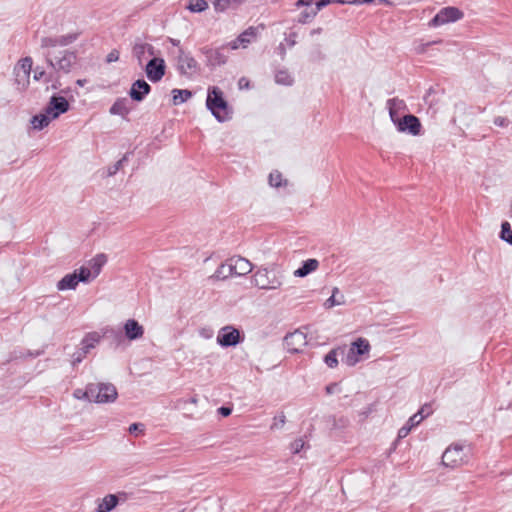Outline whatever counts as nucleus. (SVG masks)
Segmentation results:
<instances>
[{
  "label": "nucleus",
  "mask_w": 512,
  "mask_h": 512,
  "mask_svg": "<svg viewBox=\"0 0 512 512\" xmlns=\"http://www.w3.org/2000/svg\"><path fill=\"white\" fill-rule=\"evenodd\" d=\"M79 33H69L66 35L46 36L40 40V48L42 55L49 67L56 73L68 74L77 64V53L68 49L61 50L58 54L55 52L56 47H66L74 43Z\"/></svg>",
  "instance_id": "obj_1"
},
{
  "label": "nucleus",
  "mask_w": 512,
  "mask_h": 512,
  "mask_svg": "<svg viewBox=\"0 0 512 512\" xmlns=\"http://www.w3.org/2000/svg\"><path fill=\"white\" fill-rule=\"evenodd\" d=\"M206 107L218 122H225L231 118L229 104L223 91L217 86L208 88Z\"/></svg>",
  "instance_id": "obj_2"
},
{
  "label": "nucleus",
  "mask_w": 512,
  "mask_h": 512,
  "mask_svg": "<svg viewBox=\"0 0 512 512\" xmlns=\"http://www.w3.org/2000/svg\"><path fill=\"white\" fill-rule=\"evenodd\" d=\"M283 274L274 264L260 267L253 275V284L264 290H274L282 286Z\"/></svg>",
  "instance_id": "obj_3"
},
{
  "label": "nucleus",
  "mask_w": 512,
  "mask_h": 512,
  "mask_svg": "<svg viewBox=\"0 0 512 512\" xmlns=\"http://www.w3.org/2000/svg\"><path fill=\"white\" fill-rule=\"evenodd\" d=\"M118 396L116 387L111 383L89 384L83 397L96 403L114 402Z\"/></svg>",
  "instance_id": "obj_4"
},
{
  "label": "nucleus",
  "mask_w": 512,
  "mask_h": 512,
  "mask_svg": "<svg viewBox=\"0 0 512 512\" xmlns=\"http://www.w3.org/2000/svg\"><path fill=\"white\" fill-rule=\"evenodd\" d=\"M101 338L102 336L98 332L87 333L81 341V347L72 355V366L75 367L81 363L90 350L100 342Z\"/></svg>",
  "instance_id": "obj_5"
},
{
  "label": "nucleus",
  "mask_w": 512,
  "mask_h": 512,
  "mask_svg": "<svg viewBox=\"0 0 512 512\" xmlns=\"http://www.w3.org/2000/svg\"><path fill=\"white\" fill-rule=\"evenodd\" d=\"M463 16L464 13L457 7H444L430 20L429 25L431 27H438L450 22H456L462 19Z\"/></svg>",
  "instance_id": "obj_6"
},
{
  "label": "nucleus",
  "mask_w": 512,
  "mask_h": 512,
  "mask_svg": "<svg viewBox=\"0 0 512 512\" xmlns=\"http://www.w3.org/2000/svg\"><path fill=\"white\" fill-rule=\"evenodd\" d=\"M177 69L181 75L191 76L198 72V62L189 52L179 48L176 55Z\"/></svg>",
  "instance_id": "obj_7"
},
{
  "label": "nucleus",
  "mask_w": 512,
  "mask_h": 512,
  "mask_svg": "<svg viewBox=\"0 0 512 512\" xmlns=\"http://www.w3.org/2000/svg\"><path fill=\"white\" fill-rule=\"evenodd\" d=\"M392 122L399 132L408 133L413 136L419 135L421 132V122L419 118L413 114H406L403 117L396 118V120Z\"/></svg>",
  "instance_id": "obj_8"
},
{
  "label": "nucleus",
  "mask_w": 512,
  "mask_h": 512,
  "mask_svg": "<svg viewBox=\"0 0 512 512\" xmlns=\"http://www.w3.org/2000/svg\"><path fill=\"white\" fill-rule=\"evenodd\" d=\"M243 341V337L238 329L232 326H225L220 329L217 335V343L221 347H233Z\"/></svg>",
  "instance_id": "obj_9"
},
{
  "label": "nucleus",
  "mask_w": 512,
  "mask_h": 512,
  "mask_svg": "<svg viewBox=\"0 0 512 512\" xmlns=\"http://www.w3.org/2000/svg\"><path fill=\"white\" fill-rule=\"evenodd\" d=\"M145 73L147 78L152 83L159 82L165 75L166 72V64L163 58L153 57L148 61L145 66Z\"/></svg>",
  "instance_id": "obj_10"
},
{
  "label": "nucleus",
  "mask_w": 512,
  "mask_h": 512,
  "mask_svg": "<svg viewBox=\"0 0 512 512\" xmlns=\"http://www.w3.org/2000/svg\"><path fill=\"white\" fill-rule=\"evenodd\" d=\"M70 108V104L63 96L54 94L50 97L44 111L53 119L58 118L61 114L66 113Z\"/></svg>",
  "instance_id": "obj_11"
},
{
  "label": "nucleus",
  "mask_w": 512,
  "mask_h": 512,
  "mask_svg": "<svg viewBox=\"0 0 512 512\" xmlns=\"http://www.w3.org/2000/svg\"><path fill=\"white\" fill-rule=\"evenodd\" d=\"M464 462L463 446L459 444L448 447L442 455V463L447 467H457Z\"/></svg>",
  "instance_id": "obj_12"
},
{
  "label": "nucleus",
  "mask_w": 512,
  "mask_h": 512,
  "mask_svg": "<svg viewBox=\"0 0 512 512\" xmlns=\"http://www.w3.org/2000/svg\"><path fill=\"white\" fill-rule=\"evenodd\" d=\"M259 28L264 29V25H260L258 27H248L235 40L229 43L231 49L235 50L239 47L246 48L249 44L256 41L259 33Z\"/></svg>",
  "instance_id": "obj_13"
},
{
  "label": "nucleus",
  "mask_w": 512,
  "mask_h": 512,
  "mask_svg": "<svg viewBox=\"0 0 512 512\" xmlns=\"http://www.w3.org/2000/svg\"><path fill=\"white\" fill-rule=\"evenodd\" d=\"M284 343L289 352L299 353L307 344L306 335L296 330L293 333H289L285 336Z\"/></svg>",
  "instance_id": "obj_14"
},
{
  "label": "nucleus",
  "mask_w": 512,
  "mask_h": 512,
  "mask_svg": "<svg viewBox=\"0 0 512 512\" xmlns=\"http://www.w3.org/2000/svg\"><path fill=\"white\" fill-rule=\"evenodd\" d=\"M151 92V86L144 80L138 79L132 83L129 96L136 102H141Z\"/></svg>",
  "instance_id": "obj_15"
},
{
  "label": "nucleus",
  "mask_w": 512,
  "mask_h": 512,
  "mask_svg": "<svg viewBox=\"0 0 512 512\" xmlns=\"http://www.w3.org/2000/svg\"><path fill=\"white\" fill-rule=\"evenodd\" d=\"M203 54L206 56V65L216 67L226 63L227 56L223 53V49L203 48Z\"/></svg>",
  "instance_id": "obj_16"
},
{
  "label": "nucleus",
  "mask_w": 512,
  "mask_h": 512,
  "mask_svg": "<svg viewBox=\"0 0 512 512\" xmlns=\"http://www.w3.org/2000/svg\"><path fill=\"white\" fill-rule=\"evenodd\" d=\"M124 337L133 341L140 339L144 334V328L135 319H128L124 324Z\"/></svg>",
  "instance_id": "obj_17"
},
{
  "label": "nucleus",
  "mask_w": 512,
  "mask_h": 512,
  "mask_svg": "<svg viewBox=\"0 0 512 512\" xmlns=\"http://www.w3.org/2000/svg\"><path fill=\"white\" fill-rule=\"evenodd\" d=\"M234 275L242 276L252 271V264L245 258L238 257L229 260Z\"/></svg>",
  "instance_id": "obj_18"
},
{
  "label": "nucleus",
  "mask_w": 512,
  "mask_h": 512,
  "mask_svg": "<svg viewBox=\"0 0 512 512\" xmlns=\"http://www.w3.org/2000/svg\"><path fill=\"white\" fill-rule=\"evenodd\" d=\"M319 266V261L314 258L307 259L302 262V265L294 271V276L303 278L306 277L308 274L315 271Z\"/></svg>",
  "instance_id": "obj_19"
},
{
  "label": "nucleus",
  "mask_w": 512,
  "mask_h": 512,
  "mask_svg": "<svg viewBox=\"0 0 512 512\" xmlns=\"http://www.w3.org/2000/svg\"><path fill=\"white\" fill-rule=\"evenodd\" d=\"M386 105L389 111L391 121H394L396 120V118H399L398 113L407 108L404 100H401L399 98L388 99Z\"/></svg>",
  "instance_id": "obj_20"
},
{
  "label": "nucleus",
  "mask_w": 512,
  "mask_h": 512,
  "mask_svg": "<svg viewBox=\"0 0 512 512\" xmlns=\"http://www.w3.org/2000/svg\"><path fill=\"white\" fill-rule=\"evenodd\" d=\"M79 282L76 277V271L65 275L61 280L57 282V289L59 291L74 290L78 286Z\"/></svg>",
  "instance_id": "obj_21"
},
{
  "label": "nucleus",
  "mask_w": 512,
  "mask_h": 512,
  "mask_svg": "<svg viewBox=\"0 0 512 512\" xmlns=\"http://www.w3.org/2000/svg\"><path fill=\"white\" fill-rule=\"evenodd\" d=\"M117 504L118 497L114 494H108L98 503L96 512H110Z\"/></svg>",
  "instance_id": "obj_22"
},
{
  "label": "nucleus",
  "mask_w": 512,
  "mask_h": 512,
  "mask_svg": "<svg viewBox=\"0 0 512 512\" xmlns=\"http://www.w3.org/2000/svg\"><path fill=\"white\" fill-rule=\"evenodd\" d=\"M243 4V0H214L213 6L216 12L222 13L227 9H237Z\"/></svg>",
  "instance_id": "obj_23"
},
{
  "label": "nucleus",
  "mask_w": 512,
  "mask_h": 512,
  "mask_svg": "<svg viewBox=\"0 0 512 512\" xmlns=\"http://www.w3.org/2000/svg\"><path fill=\"white\" fill-rule=\"evenodd\" d=\"M52 120L54 119L44 111V113L34 115L31 119V124L34 129L42 130L47 127Z\"/></svg>",
  "instance_id": "obj_24"
},
{
  "label": "nucleus",
  "mask_w": 512,
  "mask_h": 512,
  "mask_svg": "<svg viewBox=\"0 0 512 512\" xmlns=\"http://www.w3.org/2000/svg\"><path fill=\"white\" fill-rule=\"evenodd\" d=\"M345 354V347H337L332 349L329 353H327L324 357V363L329 368H335L338 366V355Z\"/></svg>",
  "instance_id": "obj_25"
},
{
  "label": "nucleus",
  "mask_w": 512,
  "mask_h": 512,
  "mask_svg": "<svg viewBox=\"0 0 512 512\" xmlns=\"http://www.w3.org/2000/svg\"><path fill=\"white\" fill-rule=\"evenodd\" d=\"M350 349H352L358 356H362L369 352L370 344L365 338H358L352 342Z\"/></svg>",
  "instance_id": "obj_26"
},
{
  "label": "nucleus",
  "mask_w": 512,
  "mask_h": 512,
  "mask_svg": "<svg viewBox=\"0 0 512 512\" xmlns=\"http://www.w3.org/2000/svg\"><path fill=\"white\" fill-rule=\"evenodd\" d=\"M172 102L174 105H180L186 102L188 99L192 97V92L187 89H173L172 90Z\"/></svg>",
  "instance_id": "obj_27"
},
{
  "label": "nucleus",
  "mask_w": 512,
  "mask_h": 512,
  "mask_svg": "<svg viewBox=\"0 0 512 512\" xmlns=\"http://www.w3.org/2000/svg\"><path fill=\"white\" fill-rule=\"evenodd\" d=\"M233 270L231 269L230 261L227 263H222L212 275V278L217 280H224L230 276H233Z\"/></svg>",
  "instance_id": "obj_28"
},
{
  "label": "nucleus",
  "mask_w": 512,
  "mask_h": 512,
  "mask_svg": "<svg viewBox=\"0 0 512 512\" xmlns=\"http://www.w3.org/2000/svg\"><path fill=\"white\" fill-rule=\"evenodd\" d=\"M107 257L105 254H98L90 260V270L93 271L94 277L98 276L102 267L106 264Z\"/></svg>",
  "instance_id": "obj_29"
},
{
  "label": "nucleus",
  "mask_w": 512,
  "mask_h": 512,
  "mask_svg": "<svg viewBox=\"0 0 512 512\" xmlns=\"http://www.w3.org/2000/svg\"><path fill=\"white\" fill-rule=\"evenodd\" d=\"M101 336L110 338L116 346L120 345L124 340L123 332L114 328H106Z\"/></svg>",
  "instance_id": "obj_30"
},
{
  "label": "nucleus",
  "mask_w": 512,
  "mask_h": 512,
  "mask_svg": "<svg viewBox=\"0 0 512 512\" xmlns=\"http://www.w3.org/2000/svg\"><path fill=\"white\" fill-rule=\"evenodd\" d=\"M109 111L113 115L126 116L129 113V109L126 106V99H118L115 101Z\"/></svg>",
  "instance_id": "obj_31"
},
{
  "label": "nucleus",
  "mask_w": 512,
  "mask_h": 512,
  "mask_svg": "<svg viewBox=\"0 0 512 512\" xmlns=\"http://www.w3.org/2000/svg\"><path fill=\"white\" fill-rule=\"evenodd\" d=\"M275 82L277 84L291 86L294 79L287 70H279L275 74Z\"/></svg>",
  "instance_id": "obj_32"
},
{
  "label": "nucleus",
  "mask_w": 512,
  "mask_h": 512,
  "mask_svg": "<svg viewBox=\"0 0 512 512\" xmlns=\"http://www.w3.org/2000/svg\"><path fill=\"white\" fill-rule=\"evenodd\" d=\"M33 60L31 57H24L14 67L15 71L25 72L30 75L32 69Z\"/></svg>",
  "instance_id": "obj_33"
},
{
  "label": "nucleus",
  "mask_w": 512,
  "mask_h": 512,
  "mask_svg": "<svg viewBox=\"0 0 512 512\" xmlns=\"http://www.w3.org/2000/svg\"><path fill=\"white\" fill-rule=\"evenodd\" d=\"M499 237L512 246V229L508 221L502 222Z\"/></svg>",
  "instance_id": "obj_34"
},
{
  "label": "nucleus",
  "mask_w": 512,
  "mask_h": 512,
  "mask_svg": "<svg viewBox=\"0 0 512 512\" xmlns=\"http://www.w3.org/2000/svg\"><path fill=\"white\" fill-rule=\"evenodd\" d=\"M208 8V3L205 0H190L187 9L193 13H200Z\"/></svg>",
  "instance_id": "obj_35"
},
{
  "label": "nucleus",
  "mask_w": 512,
  "mask_h": 512,
  "mask_svg": "<svg viewBox=\"0 0 512 512\" xmlns=\"http://www.w3.org/2000/svg\"><path fill=\"white\" fill-rule=\"evenodd\" d=\"M14 73V76H15V83L18 87V89H25L28 84H29V78H30V75L28 74H25V72H20V71H13Z\"/></svg>",
  "instance_id": "obj_36"
},
{
  "label": "nucleus",
  "mask_w": 512,
  "mask_h": 512,
  "mask_svg": "<svg viewBox=\"0 0 512 512\" xmlns=\"http://www.w3.org/2000/svg\"><path fill=\"white\" fill-rule=\"evenodd\" d=\"M339 294V289L337 287H335L332 291V295L325 301V307L326 308H331L333 306H336V305H341L344 303V296L341 294L340 295V298L337 299L336 298V295Z\"/></svg>",
  "instance_id": "obj_37"
},
{
  "label": "nucleus",
  "mask_w": 512,
  "mask_h": 512,
  "mask_svg": "<svg viewBox=\"0 0 512 512\" xmlns=\"http://www.w3.org/2000/svg\"><path fill=\"white\" fill-rule=\"evenodd\" d=\"M133 56L137 59L138 63L141 65L146 54V50L144 49L143 42H135L132 48Z\"/></svg>",
  "instance_id": "obj_38"
},
{
  "label": "nucleus",
  "mask_w": 512,
  "mask_h": 512,
  "mask_svg": "<svg viewBox=\"0 0 512 512\" xmlns=\"http://www.w3.org/2000/svg\"><path fill=\"white\" fill-rule=\"evenodd\" d=\"M75 271L78 282H89L91 277V270L89 268L82 266L81 268Z\"/></svg>",
  "instance_id": "obj_39"
},
{
  "label": "nucleus",
  "mask_w": 512,
  "mask_h": 512,
  "mask_svg": "<svg viewBox=\"0 0 512 512\" xmlns=\"http://www.w3.org/2000/svg\"><path fill=\"white\" fill-rule=\"evenodd\" d=\"M317 15V10H304L300 13L298 22L302 24H306L310 22Z\"/></svg>",
  "instance_id": "obj_40"
},
{
  "label": "nucleus",
  "mask_w": 512,
  "mask_h": 512,
  "mask_svg": "<svg viewBox=\"0 0 512 512\" xmlns=\"http://www.w3.org/2000/svg\"><path fill=\"white\" fill-rule=\"evenodd\" d=\"M342 361L347 365V366H354L358 363L359 361V358H358V355L352 350L349 348V350L347 351L345 357L342 359Z\"/></svg>",
  "instance_id": "obj_41"
},
{
  "label": "nucleus",
  "mask_w": 512,
  "mask_h": 512,
  "mask_svg": "<svg viewBox=\"0 0 512 512\" xmlns=\"http://www.w3.org/2000/svg\"><path fill=\"white\" fill-rule=\"evenodd\" d=\"M127 160V154H125L120 160H118L113 165L109 166L107 169V176L115 175L123 166V163Z\"/></svg>",
  "instance_id": "obj_42"
},
{
  "label": "nucleus",
  "mask_w": 512,
  "mask_h": 512,
  "mask_svg": "<svg viewBox=\"0 0 512 512\" xmlns=\"http://www.w3.org/2000/svg\"><path fill=\"white\" fill-rule=\"evenodd\" d=\"M269 184L272 187H280L282 185V174L279 171H273L269 174Z\"/></svg>",
  "instance_id": "obj_43"
},
{
  "label": "nucleus",
  "mask_w": 512,
  "mask_h": 512,
  "mask_svg": "<svg viewBox=\"0 0 512 512\" xmlns=\"http://www.w3.org/2000/svg\"><path fill=\"white\" fill-rule=\"evenodd\" d=\"M311 60L316 61H322L325 59V54L321 51L320 47L317 46L312 52H311Z\"/></svg>",
  "instance_id": "obj_44"
},
{
  "label": "nucleus",
  "mask_w": 512,
  "mask_h": 512,
  "mask_svg": "<svg viewBox=\"0 0 512 512\" xmlns=\"http://www.w3.org/2000/svg\"><path fill=\"white\" fill-rule=\"evenodd\" d=\"M286 422V417L282 413L279 416L274 417V422L271 426L272 429L282 428Z\"/></svg>",
  "instance_id": "obj_45"
},
{
  "label": "nucleus",
  "mask_w": 512,
  "mask_h": 512,
  "mask_svg": "<svg viewBox=\"0 0 512 512\" xmlns=\"http://www.w3.org/2000/svg\"><path fill=\"white\" fill-rule=\"evenodd\" d=\"M425 418V416H421L418 414V412L414 415H412L409 420H408V425L412 427L414 426H417L423 419Z\"/></svg>",
  "instance_id": "obj_46"
},
{
  "label": "nucleus",
  "mask_w": 512,
  "mask_h": 512,
  "mask_svg": "<svg viewBox=\"0 0 512 512\" xmlns=\"http://www.w3.org/2000/svg\"><path fill=\"white\" fill-rule=\"evenodd\" d=\"M119 55H120V53H119V51L117 49H112L108 53V55L106 57V62L107 63H112V62L118 61L119 60Z\"/></svg>",
  "instance_id": "obj_47"
},
{
  "label": "nucleus",
  "mask_w": 512,
  "mask_h": 512,
  "mask_svg": "<svg viewBox=\"0 0 512 512\" xmlns=\"http://www.w3.org/2000/svg\"><path fill=\"white\" fill-rule=\"evenodd\" d=\"M145 429V425L142 423H133L129 426L128 431L130 433H143Z\"/></svg>",
  "instance_id": "obj_48"
},
{
  "label": "nucleus",
  "mask_w": 512,
  "mask_h": 512,
  "mask_svg": "<svg viewBox=\"0 0 512 512\" xmlns=\"http://www.w3.org/2000/svg\"><path fill=\"white\" fill-rule=\"evenodd\" d=\"M45 76H47L45 70L43 68L37 66L34 70V76H33L34 80L39 81L40 79H42Z\"/></svg>",
  "instance_id": "obj_49"
},
{
  "label": "nucleus",
  "mask_w": 512,
  "mask_h": 512,
  "mask_svg": "<svg viewBox=\"0 0 512 512\" xmlns=\"http://www.w3.org/2000/svg\"><path fill=\"white\" fill-rule=\"evenodd\" d=\"M494 124L499 127H506L509 124V120L505 117L498 116L494 119Z\"/></svg>",
  "instance_id": "obj_50"
},
{
  "label": "nucleus",
  "mask_w": 512,
  "mask_h": 512,
  "mask_svg": "<svg viewBox=\"0 0 512 512\" xmlns=\"http://www.w3.org/2000/svg\"><path fill=\"white\" fill-rule=\"evenodd\" d=\"M432 413V408H431V405L429 404H425L424 406L421 407V409L418 411V414L421 415V416H425V418L427 416H429L430 414Z\"/></svg>",
  "instance_id": "obj_51"
},
{
  "label": "nucleus",
  "mask_w": 512,
  "mask_h": 512,
  "mask_svg": "<svg viewBox=\"0 0 512 512\" xmlns=\"http://www.w3.org/2000/svg\"><path fill=\"white\" fill-rule=\"evenodd\" d=\"M304 446V442L302 439H298V440H295L293 443H292V450H293V453H299L300 450L303 448Z\"/></svg>",
  "instance_id": "obj_52"
},
{
  "label": "nucleus",
  "mask_w": 512,
  "mask_h": 512,
  "mask_svg": "<svg viewBox=\"0 0 512 512\" xmlns=\"http://www.w3.org/2000/svg\"><path fill=\"white\" fill-rule=\"evenodd\" d=\"M411 429H412L411 426H409L408 424L401 427L398 431V438L399 439L405 438L409 434Z\"/></svg>",
  "instance_id": "obj_53"
},
{
  "label": "nucleus",
  "mask_w": 512,
  "mask_h": 512,
  "mask_svg": "<svg viewBox=\"0 0 512 512\" xmlns=\"http://www.w3.org/2000/svg\"><path fill=\"white\" fill-rule=\"evenodd\" d=\"M218 413L223 417H228L232 413V408L228 406H221L218 409Z\"/></svg>",
  "instance_id": "obj_54"
},
{
  "label": "nucleus",
  "mask_w": 512,
  "mask_h": 512,
  "mask_svg": "<svg viewBox=\"0 0 512 512\" xmlns=\"http://www.w3.org/2000/svg\"><path fill=\"white\" fill-rule=\"evenodd\" d=\"M296 37H297V33L296 32H291L288 37H286V42L287 44L290 46V47H293L295 44H296Z\"/></svg>",
  "instance_id": "obj_55"
},
{
  "label": "nucleus",
  "mask_w": 512,
  "mask_h": 512,
  "mask_svg": "<svg viewBox=\"0 0 512 512\" xmlns=\"http://www.w3.org/2000/svg\"><path fill=\"white\" fill-rule=\"evenodd\" d=\"M144 49L146 50V53H148L150 56L156 57V49L153 45L144 43Z\"/></svg>",
  "instance_id": "obj_56"
},
{
  "label": "nucleus",
  "mask_w": 512,
  "mask_h": 512,
  "mask_svg": "<svg viewBox=\"0 0 512 512\" xmlns=\"http://www.w3.org/2000/svg\"><path fill=\"white\" fill-rule=\"evenodd\" d=\"M331 3V0H319L316 2V8L314 10H317V13L324 7H326L328 4Z\"/></svg>",
  "instance_id": "obj_57"
},
{
  "label": "nucleus",
  "mask_w": 512,
  "mask_h": 512,
  "mask_svg": "<svg viewBox=\"0 0 512 512\" xmlns=\"http://www.w3.org/2000/svg\"><path fill=\"white\" fill-rule=\"evenodd\" d=\"M325 389H326L327 394H333L337 389V384L331 383V384L327 385Z\"/></svg>",
  "instance_id": "obj_58"
},
{
  "label": "nucleus",
  "mask_w": 512,
  "mask_h": 512,
  "mask_svg": "<svg viewBox=\"0 0 512 512\" xmlns=\"http://www.w3.org/2000/svg\"><path fill=\"white\" fill-rule=\"evenodd\" d=\"M313 0H298L297 6H310Z\"/></svg>",
  "instance_id": "obj_59"
},
{
  "label": "nucleus",
  "mask_w": 512,
  "mask_h": 512,
  "mask_svg": "<svg viewBox=\"0 0 512 512\" xmlns=\"http://www.w3.org/2000/svg\"><path fill=\"white\" fill-rule=\"evenodd\" d=\"M168 40H169V42H170L173 46L178 47V49H179V48H182V47L180 46V40H178V39H174V38H168Z\"/></svg>",
  "instance_id": "obj_60"
},
{
  "label": "nucleus",
  "mask_w": 512,
  "mask_h": 512,
  "mask_svg": "<svg viewBox=\"0 0 512 512\" xmlns=\"http://www.w3.org/2000/svg\"><path fill=\"white\" fill-rule=\"evenodd\" d=\"M278 50H279V54L281 55V57L283 59L286 55V49L282 43L278 46Z\"/></svg>",
  "instance_id": "obj_61"
},
{
  "label": "nucleus",
  "mask_w": 512,
  "mask_h": 512,
  "mask_svg": "<svg viewBox=\"0 0 512 512\" xmlns=\"http://www.w3.org/2000/svg\"><path fill=\"white\" fill-rule=\"evenodd\" d=\"M321 33H322V28L318 27V28H315V29L311 30L310 35L314 36V35H318V34H321Z\"/></svg>",
  "instance_id": "obj_62"
},
{
  "label": "nucleus",
  "mask_w": 512,
  "mask_h": 512,
  "mask_svg": "<svg viewBox=\"0 0 512 512\" xmlns=\"http://www.w3.org/2000/svg\"><path fill=\"white\" fill-rule=\"evenodd\" d=\"M375 0H354L352 3L360 4V3H373Z\"/></svg>",
  "instance_id": "obj_63"
},
{
  "label": "nucleus",
  "mask_w": 512,
  "mask_h": 512,
  "mask_svg": "<svg viewBox=\"0 0 512 512\" xmlns=\"http://www.w3.org/2000/svg\"><path fill=\"white\" fill-rule=\"evenodd\" d=\"M242 82H245V87H248V85H249L248 81H247L245 78H241V79L239 80V86H240V88H242Z\"/></svg>",
  "instance_id": "obj_64"
}]
</instances>
